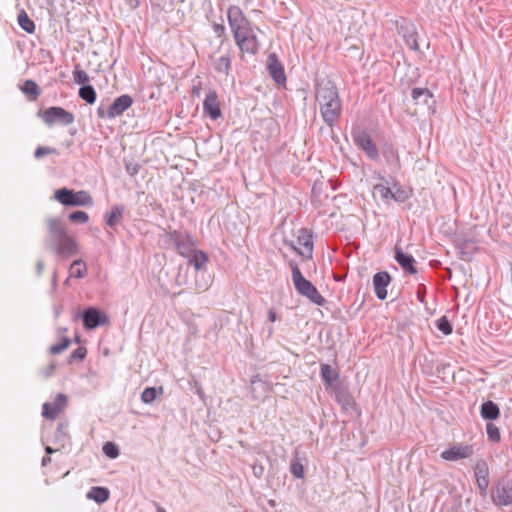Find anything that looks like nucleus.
I'll list each match as a JSON object with an SVG mask.
<instances>
[{"label":"nucleus","mask_w":512,"mask_h":512,"mask_svg":"<svg viewBox=\"0 0 512 512\" xmlns=\"http://www.w3.org/2000/svg\"><path fill=\"white\" fill-rule=\"evenodd\" d=\"M213 31L216 34V36L220 38L225 34V27L222 24L215 23L213 25Z\"/></svg>","instance_id":"obj_49"},{"label":"nucleus","mask_w":512,"mask_h":512,"mask_svg":"<svg viewBox=\"0 0 512 512\" xmlns=\"http://www.w3.org/2000/svg\"><path fill=\"white\" fill-rule=\"evenodd\" d=\"M155 506H156L157 512H166V510L163 507H161L159 504L155 503Z\"/></svg>","instance_id":"obj_57"},{"label":"nucleus","mask_w":512,"mask_h":512,"mask_svg":"<svg viewBox=\"0 0 512 512\" xmlns=\"http://www.w3.org/2000/svg\"><path fill=\"white\" fill-rule=\"evenodd\" d=\"M391 282V276L386 271L377 272L373 276V287L375 294L379 300H384L387 297V286Z\"/></svg>","instance_id":"obj_19"},{"label":"nucleus","mask_w":512,"mask_h":512,"mask_svg":"<svg viewBox=\"0 0 512 512\" xmlns=\"http://www.w3.org/2000/svg\"><path fill=\"white\" fill-rule=\"evenodd\" d=\"M267 69L270 76L276 83L284 84L286 82L284 67L278 60V57L275 53L269 54L267 58Z\"/></svg>","instance_id":"obj_16"},{"label":"nucleus","mask_w":512,"mask_h":512,"mask_svg":"<svg viewBox=\"0 0 512 512\" xmlns=\"http://www.w3.org/2000/svg\"><path fill=\"white\" fill-rule=\"evenodd\" d=\"M189 264L193 265L197 273L201 272L205 269L206 264L208 262L207 255L200 250L195 249L191 255L187 257ZM198 274H196V281H195V292H203L206 291L209 287V281L207 279H204L203 281H199L197 279Z\"/></svg>","instance_id":"obj_9"},{"label":"nucleus","mask_w":512,"mask_h":512,"mask_svg":"<svg viewBox=\"0 0 512 512\" xmlns=\"http://www.w3.org/2000/svg\"><path fill=\"white\" fill-rule=\"evenodd\" d=\"M268 332H269V334L271 335V334L273 333V328H272V327H269Z\"/></svg>","instance_id":"obj_63"},{"label":"nucleus","mask_w":512,"mask_h":512,"mask_svg":"<svg viewBox=\"0 0 512 512\" xmlns=\"http://www.w3.org/2000/svg\"><path fill=\"white\" fill-rule=\"evenodd\" d=\"M97 115L100 117V118H108V107L105 108L103 105H101L100 107H98L97 109Z\"/></svg>","instance_id":"obj_51"},{"label":"nucleus","mask_w":512,"mask_h":512,"mask_svg":"<svg viewBox=\"0 0 512 512\" xmlns=\"http://www.w3.org/2000/svg\"><path fill=\"white\" fill-rule=\"evenodd\" d=\"M45 124L49 127L54 124L67 126L75 121L74 115L62 107L53 106L39 112Z\"/></svg>","instance_id":"obj_5"},{"label":"nucleus","mask_w":512,"mask_h":512,"mask_svg":"<svg viewBox=\"0 0 512 512\" xmlns=\"http://www.w3.org/2000/svg\"><path fill=\"white\" fill-rule=\"evenodd\" d=\"M436 326L444 335H450L453 331L452 325L446 316L439 318L436 321Z\"/></svg>","instance_id":"obj_37"},{"label":"nucleus","mask_w":512,"mask_h":512,"mask_svg":"<svg viewBox=\"0 0 512 512\" xmlns=\"http://www.w3.org/2000/svg\"><path fill=\"white\" fill-rule=\"evenodd\" d=\"M44 269V262L42 260H39L36 264V273L38 276H40Z\"/></svg>","instance_id":"obj_53"},{"label":"nucleus","mask_w":512,"mask_h":512,"mask_svg":"<svg viewBox=\"0 0 512 512\" xmlns=\"http://www.w3.org/2000/svg\"><path fill=\"white\" fill-rule=\"evenodd\" d=\"M290 472L295 478L301 479L304 477V466L299 458L295 457L291 460Z\"/></svg>","instance_id":"obj_35"},{"label":"nucleus","mask_w":512,"mask_h":512,"mask_svg":"<svg viewBox=\"0 0 512 512\" xmlns=\"http://www.w3.org/2000/svg\"><path fill=\"white\" fill-rule=\"evenodd\" d=\"M316 101L324 122L332 127L341 115V101L338 90L330 80L321 81L316 86Z\"/></svg>","instance_id":"obj_2"},{"label":"nucleus","mask_w":512,"mask_h":512,"mask_svg":"<svg viewBox=\"0 0 512 512\" xmlns=\"http://www.w3.org/2000/svg\"><path fill=\"white\" fill-rule=\"evenodd\" d=\"M50 458L49 457H43L42 459V465L45 466L48 462H50Z\"/></svg>","instance_id":"obj_58"},{"label":"nucleus","mask_w":512,"mask_h":512,"mask_svg":"<svg viewBox=\"0 0 512 512\" xmlns=\"http://www.w3.org/2000/svg\"><path fill=\"white\" fill-rule=\"evenodd\" d=\"M167 239L168 243L185 258L191 255V253L196 249L194 239L187 233L175 230L168 234Z\"/></svg>","instance_id":"obj_6"},{"label":"nucleus","mask_w":512,"mask_h":512,"mask_svg":"<svg viewBox=\"0 0 512 512\" xmlns=\"http://www.w3.org/2000/svg\"><path fill=\"white\" fill-rule=\"evenodd\" d=\"M414 103L421 107H426L429 111L434 113L433 106L435 101L433 94L427 88H413L411 92Z\"/></svg>","instance_id":"obj_17"},{"label":"nucleus","mask_w":512,"mask_h":512,"mask_svg":"<svg viewBox=\"0 0 512 512\" xmlns=\"http://www.w3.org/2000/svg\"><path fill=\"white\" fill-rule=\"evenodd\" d=\"M70 343L71 340L68 337H62L60 343L52 345L49 348V352L51 354H60L69 347Z\"/></svg>","instance_id":"obj_40"},{"label":"nucleus","mask_w":512,"mask_h":512,"mask_svg":"<svg viewBox=\"0 0 512 512\" xmlns=\"http://www.w3.org/2000/svg\"><path fill=\"white\" fill-rule=\"evenodd\" d=\"M131 8H137L140 5V0H125Z\"/></svg>","instance_id":"obj_55"},{"label":"nucleus","mask_w":512,"mask_h":512,"mask_svg":"<svg viewBox=\"0 0 512 512\" xmlns=\"http://www.w3.org/2000/svg\"><path fill=\"white\" fill-rule=\"evenodd\" d=\"M395 260L408 273H417V270L414 267L415 259L413 258V256L404 253L402 249L397 246L395 247Z\"/></svg>","instance_id":"obj_21"},{"label":"nucleus","mask_w":512,"mask_h":512,"mask_svg":"<svg viewBox=\"0 0 512 512\" xmlns=\"http://www.w3.org/2000/svg\"><path fill=\"white\" fill-rule=\"evenodd\" d=\"M203 110L212 120H216L221 116L220 102L215 90L210 89L207 92L203 102Z\"/></svg>","instance_id":"obj_15"},{"label":"nucleus","mask_w":512,"mask_h":512,"mask_svg":"<svg viewBox=\"0 0 512 512\" xmlns=\"http://www.w3.org/2000/svg\"><path fill=\"white\" fill-rule=\"evenodd\" d=\"M289 266L292 272V281L297 293L306 297L312 303L323 306L326 303V299L319 293L317 288L302 275L297 263L290 261Z\"/></svg>","instance_id":"obj_3"},{"label":"nucleus","mask_w":512,"mask_h":512,"mask_svg":"<svg viewBox=\"0 0 512 512\" xmlns=\"http://www.w3.org/2000/svg\"><path fill=\"white\" fill-rule=\"evenodd\" d=\"M56 282H57V276H56V272H55L53 275V279H52L53 286H56Z\"/></svg>","instance_id":"obj_60"},{"label":"nucleus","mask_w":512,"mask_h":512,"mask_svg":"<svg viewBox=\"0 0 512 512\" xmlns=\"http://www.w3.org/2000/svg\"><path fill=\"white\" fill-rule=\"evenodd\" d=\"M79 96L88 104H93L96 100V92L93 86L91 85H83L79 89Z\"/></svg>","instance_id":"obj_34"},{"label":"nucleus","mask_w":512,"mask_h":512,"mask_svg":"<svg viewBox=\"0 0 512 512\" xmlns=\"http://www.w3.org/2000/svg\"><path fill=\"white\" fill-rule=\"evenodd\" d=\"M109 495L110 492L107 488L95 486L90 489L87 497L97 503H104L109 499Z\"/></svg>","instance_id":"obj_26"},{"label":"nucleus","mask_w":512,"mask_h":512,"mask_svg":"<svg viewBox=\"0 0 512 512\" xmlns=\"http://www.w3.org/2000/svg\"><path fill=\"white\" fill-rule=\"evenodd\" d=\"M69 220L74 223L84 224L88 222L89 216L84 211H75L69 215Z\"/></svg>","instance_id":"obj_44"},{"label":"nucleus","mask_w":512,"mask_h":512,"mask_svg":"<svg viewBox=\"0 0 512 512\" xmlns=\"http://www.w3.org/2000/svg\"><path fill=\"white\" fill-rule=\"evenodd\" d=\"M336 400L338 401L339 404L342 405V407L344 408H348L352 405L353 403V399L352 397L348 394V393H345L343 391H339L337 394H336Z\"/></svg>","instance_id":"obj_45"},{"label":"nucleus","mask_w":512,"mask_h":512,"mask_svg":"<svg viewBox=\"0 0 512 512\" xmlns=\"http://www.w3.org/2000/svg\"><path fill=\"white\" fill-rule=\"evenodd\" d=\"M392 189L383 184H376L373 187V196H379L381 200L388 203L391 200Z\"/></svg>","instance_id":"obj_32"},{"label":"nucleus","mask_w":512,"mask_h":512,"mask_svg":"<svg viewBox=\"0 0 512 512\" xmlns=\"http://www.w3.org/2000/svg\"><path fill=\"white\" fill-rule=\"evenodd\" d=\"M268 319L269 321L271 322H275L277 320V314L276 312L274 311V309H270L268 311Z\"/></svg>","instance_id":"obj_54"},{"label":"nucleus","mask_w":512,"mask_h":512,"mask_svg":"<svg viewBox=\"0 0 512 512\" xmlns=\"http://www.w3.org/2000/svg\"><path fill=\"white\" fill-rule=\"evenodd\" d=\"M68 422H61L58 424L57 429L55 431V440L57 442H63L67 436Z\"/></svg>","instance_id":"obj_43"},{"label":"nucleus","mask_w":512,"mask_h":512,"mask_svg":"<svg viewBox=\"0 0 512 512\" xmlns=\"http://www.w3.org/2000/svg\"><path fill=\"white\" fill-rule=\"evenodd\" d=\"M21 91L28 96L30 100H36L41 93L40 87L33 80H26L21 86Z\"/></svg>","instance_id":"obj_27"},{"label":"nucleus","mask_w":512,"mask_h":512,"mask_svg":"<svg viewBox=\"0 0 512 512\" xmlns=\"http://www.w3.org/2000/svg\"><path fill=\"white\" fill-rule=\"evenodd\" d=\"M124 206L122 205H114L111 208V211L106 214V224L113 228L118 225L123 217Z\"/></svg>","instance_id":"obj_25"},{"label":"nucleus","mask_w":512,"mask_h":512,"mask_svg":"<svg viewBox=\"0 0 512 512\" xmlns=\"http://www.w3.org/2000/svg\"><path fill=\"white\" fill-rule=\"evenodd\" d=\"M192 94L194 96H199L200 95V88L198 86H193Z\"/></svg>","instance_id":"obj_56"},{"label":"nucleus","mask_w":512,"mask_h":512,"mask_svg":"<svg viewBox=\"0 0 512 512\" xmlns=\"http://www.w3.org/2000/svg\"><path fill=\"white\" fill-rule=\"evenodd\" d=\"M474 474L480 494L486 495L489 486V468L484 459H479L474 465Z\"/></svg>","instance_id":"obj_13"},{"label":"nucleus","mask_w":512,"mask_h":512,"mask_svg":"<svg viewBox=\"0 0 512 512\" xmlns=\"http://www.w3.org/2000/svg\"><path fill=\"white\" fill-rule=\"evenodd\" d=\"M491 499L496 506L512 505V479L501 478L492 490Z\"/></svg>","instance_id":"obj_7"},{"label":"nucleus","mask_w":512,"mask_h":512,"mask_svg":"<svg viewBox=\"0 0 512 512\" xmlns=\"http://www.w3.org/2000/svg\"><path fill=\"white\" fill-rule=\"evenodd\" d=\"M87 349L83 346L76 348L69 356L68 362L74 363L75 361H82L86 357Z\"/></svg>","instance_id":"obj_42"},{"label":"nucleus","mask_w":512,"mask_h":512,"mask_svg":"<svg viewBox=\"0 0 512 512\" xmlns=\"http://www.w3.org/2000/svg\"><path fill=\"white\" fill-rule=\"evenodd\" d=\"M80 341L79 336L75 337V342L78 343Z\"/></svg>","instance_id":"obj_64"},{"label":"nucleus","mask_w":512,"mask_h":512,"mask_svg":"<svg viewBox=\"0 0 512 512\" xmlns=\"http://www.w3.org/2000/svg\"><path fill=\"white\" fill-rule=\"evenodd\" d=\"M254 30L253 28L251 27V23L248 22L247 25L245 26H240L239 29H236L234 32H233V36H234V39L235 41L241 39V38H246V37H249L251 35H254Z\"/></svg>","instance_id":"obj_36"},{"label":"nucleus","mask_w":512,"mask_h":512,"mask_svg":"<svg viewBox=\"0 0 512 512\" xmlns=\"http://www.w3.org/2000/svg\"><path fill=\"white\" fill-rule=\"evenodd\" d=\"M480 413L485 420H496L500 416V409L495 402L488 400L481 405Z\"/></svg>","instance_id":"obj_24"},{"label":"nucleus","mask_w":512,"mask_h":512,"mask_svg":"<svg viewBox=\"0 0 512 512\" xmlns=\"http://www.w3.org/2000/svg\"><path fill=\"white\" fill-rule=\"evenodd\" d=\"M127 170H128V172H129L130 174H132V175H133V174H135V173L137 172V170H136L135 168L133 169V168H129V167H128V168H127Z\"/></svg>","instance_id":"obj_62"},{"label":"nucleus","mask_w":512,"mask_h":512,"mask_svg":"<svg viewBox=\"0 0 512 512\" xmlns=\"http://www.w3.org/2000/svg\"><path fill=\"white\" fill-rule=\"evenodd\" d=\"M73 80L77 84L85 85L89 81V76L85 71L80 69L79 65H76L73 71Z\"/></svg>","instance_id":"obj_38"},{"label":"nucleus","mask_w":512,"mask_h":512,"mask_svg":"<svg viewBox=\"0 0 512 512\" xmlns=\"http://www.w3.org/2000/svg\"><path fill=\"white\" fill-rule=\"evenodd\" d=\"M55 363H51L45 370L42 371V374L45 376V377H49L52 375L53 371L55 370Z\"/></svg>","instance_id":"obj_52"},{"label":"nucleus","mask_w":512,"mask_h":512,"mask_svg":"<svg viewBox=\"0 0 512 512\" xmlns=\"http://www.w3.org/2000/svg\"><path fill=\"white\" fill-rule=\"evenodd\" d=\"M45 451H46V453H48V454H51V453H53V452H54V450H53L50 446H47V447L45 448Z\"/></svg>","instance_id":"obj_59"},{"label":"nucleus","mask_w":512,"mask_h":512,"mask_svg":"<svg viewBox=\"0 0 512 512\" xmlns=\"http://www.w3.org/2000/svg\"><path fill=\"white\" fill-rule=\"evenodd\" d=\"M321 377L326 387L333 388L339 380V374L329 364H321Z\"/></svg>","instance_id":"obj_23"},{"label":"nucleus","mask_w":512,"mask_h":512,"mask_svg":"<svg viewBox=\"0 0 512 512\" xmlns=\"http://www.w3.org/2000/svg\"><path fill=\"white\" fill-rule=\"evenodd\" d=\"M227 17L232 32H234L236 29H239L240 26H245L248 22H250L245 17L242 10L235 5L229 7Z\"/></svg>","instance_id":"obj_20"},{"label":"nucleus","mask_w":512,"mask_h":512,"mask_svg":"<svg viewBox=\"0 0 512 512\" xmlns=\"http://www.w3.org/2000/svg\"><path fill=\"white\" fill-rule=\"evenodd\" d=\"M408 198L407 193L401 188H397L396 190H392L391 200H395L396 202H404Z\"/></svg>","instance_id":"obj_47"},{"label":"nucleus","mask_w":512,"mask_h":512,"mask_svg":"<svg viewBox=\"0 0 512 512\" xmlns=\"http://www.w3.org/2000/svg\"><path fill=\"white\" fill-rule=\"evenodd\" d=\"M68 398L66 395L59 393L53 402L43 404L42 416L49 420H54L66 408Z\"/></svg>","instance_id":"obj_12"},{"label":"nucleus","mask_w":512,"mask_h":512,"mask_svg":"<svg viewBox=\"0 0 512 512\" xmlns=\"http://www.w3.org/2000/svg\"><path fill=\"white\" fill-rule=\"evenodd\" d=\"M214 68H215L216 72L222 73L225 76H228L230 73V69H231L230 56L227 54V55H223V56L219 57L214 64Z\"/></svg>","instance_id":"obj_30"},{"label":"nucleus","mask_w":512,"mask_h":512,"mask_svg":"<svg viewBox=\"0 0 512 512\" xmlns=\"http://www.w3.org/2000/svg\"><path fill=\"white\" fill-rule=\"evenodd\" d=\"M252 471L257 478H261L264 473V467L261 464L254 463L252 465Z\"/></svg>","instance_id":"obj_48"},{"label":"nucleus","mask_w":512,"mask_h":512,"mask_svg":"<svg viewBox=\"0 0 512 512\" xmlns=\"http://www.w3.org/2000/svg\"><path fill=\"white\" fill-rule=\"evenodd\" d=\"M49 154H58V151L55 148L39 146L34 152V157L40 159Z\"/></svg>","instance_id":"obj_46"},{"label":"nucleus","mask_w":512,"mask_h":512,"mask_svg":"<svg viewBox=\"0 0 512 512\" xmlns=\"http://www.w3.org/2000/svg\"><path fill=\"white\" fill-rule=\"evenodd\" d=\"M133 104L130 95L124 94L117 97L111 105L108 106V118L112 119L123 114Z\"/></svg>","instance_id":"obj_18"},{"label":"nucleus","mask_w":512,"mask_h":512,"mask_svg":"<svg viewBox=\"0 0 512 512\" xmlns=\"http://www.w3.org/2000/svg\"><path fill=\"white\" fill-rule=\"evenodd\" d=\"M127 170H128V172H129L130 174H132V175H133V174H135V173L137 172V170H136L135 168L133 169V168H129V167H128V168H127Z\"/></svg>","instance_id":"obj_61"},{"label":"nucleus","mask_w":512,"mask_h":512,"mask_svg":"<svg viewBox=\"0 0 512 512\" xmlns=\"http://www.w3.org/2000/svg\"><path fill=\"white\" fill-rule=\"evenodd\" d=\"M486 432L488 439L492 442H499L501 439L500 431L493 423L486 424Z\"/></svg>","instance_id":"obj_39"},{"label":"nucleus","mask_w":512,"mask_h":512,"mask_svg":"<svg viewBox=\"0 0 512 512\" xmlns=\"http://www.w3.org/2000/svg\"><path fill=\"white\" fill-rule=\"evenodd\" d=\"M297 243L302 248H298L294 244H291V248L304 259H311L313 255V241L311 234H309L307 230L301 229L297 237Z\"/></svg>","instance_id":"obj_14"},{"label":"nucleus","mask_w":512,"mask_h":512,"mask_svg":"<svg viewBox=\"0 0 512 512\" xmlns=\"http://www.w3.org/2000/svg\"><path fill=\"white\" fill-rule=\"evenodd\" d=\"M401 30L403 31V38H404L406 45L413 50H418L419 47H418V42H417L416 32H415L414 27L413 26L401 27Z\"/></svg>","instance_id":"obj_28"},{"label":"nucleus","mask_w":512,"mask_h":512,"mask_svg":"<svg viewBox=\"0 0 512 512\" xmlns=\"http://www.w3.org/2000/svg\"><path fill=\"white\" fill-rule=\"evenodd\" d=\"M54 198L65 206L79 207L93 204L91 195L83 190L74 192L68 188H61L55 191Z\"/></svg>","instance_id":"obj_4"},{"label":"nucleus","mask_w":512,"mask_h":512,"mask_svg":"<svg viewBox=\"0 0 512 512\" xmlns=\"http://www.w3.org/2000/svg\"><path fill=\"white\" fill-rule=\"evenodd\" d=\"M78 316L82 318L83 326L86 330H93L109 323L107 314L96 307H88Z\"/></svg>","instance_id":"obj_8"},{"label":"nucleus","mask_w":512,"mask_h":512,"mask_svg":"<svg viewBox=\"0 0 512 512\" xmlns=\"http://www.w3.org/2000/svg\"><path fill=\"white\" fill-rule=\"evenodd\" d=\"M474 454L473 445L454 443L441 452L440 457L446 461H458L470 458Z\"/></svg>","instance_id":"obj_10"},{"label":"nucleus","mask_w":512,"mask_h":512,"mask_svg":"<svg viewBox=\"0 0 512 512\" xmlns=\"http://www.w3.org/2000/svg\"><path fill=\"white\" fill-rule=\"evenodd\" d=\"M162 393H163L162 387H159V388L147 387L144 389V391L141 394V400L146 404H150L156 399V397L159 394H162Z\"/></svg>","instance_id":"obj_33"},{"label":"nucleus","mask_w":512,"mask_h":512,"mask_svg":"<svg viewBox=\"0 0 512 512\" xmlns=\"http://www.w3.org/2000/svg\"><path fill=\"white\" fill-rule=\"evenodd\" d=\"M70 277L81 279L87 274L86 264L81 260H75L69 268Z\"/></svg>","instance_id":"obj_29"},{"label":"nucleus","mask_w":512,"mask_h":512,"mask_svg":"<svg viewBox=\"0 0 512 512\" xmlns=\"http://www.w3.org/2000/svg\"><path fill=\"white\" fill-rule=\"evenodd\" d=\"M103 452L107 457L111 459H115L119 456V449L113 442H106L103 445Z\"/></svg>","instance_id":"obj_41"},{"label":"nucleus","mask_w":512,"mask_h":512,"mask_svg":"<svg viewBox=\"0 0 512 512\" xmlns=\"http://www.w3.org/2000/svg\"><path fill=\"white\" fill-rule=\"evenodd\" d=\"M352 136L354 143L365 151L370 159L376 160L379 157L378 149L366 131L360 129L355 130Z\"/></svg>","instance_id":"obj_11"},{"label":"nucleus","mask_w":512,"mask_h":512,"mask_svg":"<svg viewBox=\"0 0 512 512\" xmlns=\"http://www.w3.org/2000/svg\"><path fill=\"white\" fill-rule=\"evenodd\" d=\"M239 49L244 53L256 54L259 49V42L256 35L241 38L235 41Z\"/></svg>","instance_id":"obj_22"},{"label":"nucleus","mask_w":512,"mask_h":512,"mask_svg":"<svg viewBox=\"0 0 512 512\" xmlns=\"http://www.w3.org/2000/svg\"><path fill=\"white\" fill-rule=\"evenodd\" d=\"M48 235L44 240L47 249L53 251L59 258L75 256L79 246L73 236L69 235L63 222L58 218L46 220Z\"/></svg>","instance_id":"obj_1"},{"label":"nucleus","mask_w":512,"mask_h":512,"mask_svg":"<svg viewBox=\"0 0 512 512\" xmlns=\"http://www.w3.org/2000/svg\"><path fill=\"white\" fill-rule=\"evenodd\" d=\"M176 283L179 286H183V285L187 284L186 274L184 276H182V268L181 267L179 268V272H178V275L176 277Z\"/></svg>","instance_id":"obj_50"},{"label":"nucleus","mask_w":512,"mask_h":512,"mask_svg":"<svg viewBox=\"0 0 512 512\" xmlns=\"http://www.w3.org/2000/svg\"><path fill=\"white\" fill-rule=\"evenodd\" d=\"M18 24L29 34H32L35 31V23L29 18L24 10L18 14Z\"/></svg>","instance_id":"obj_31"}]
</instances>
